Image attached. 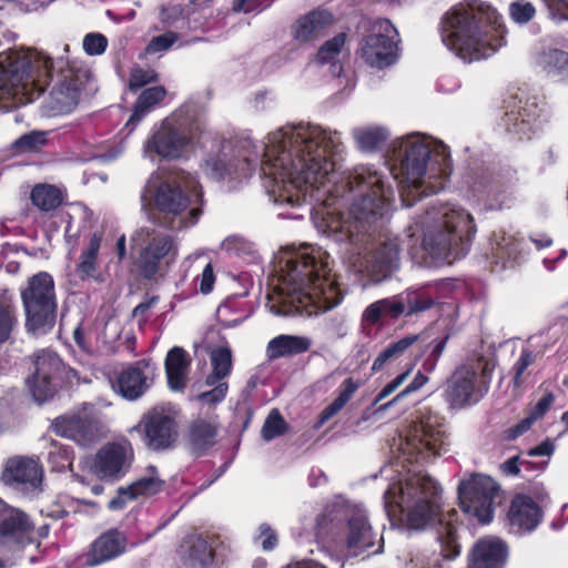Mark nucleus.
Segmentation results:
<instances>
[{
	"label": "nucleus",
	"mask_w": 568,
	"mask_h": 568,
	"mask_svg": "<svg viewBox=\"0 0 568 568\" xmlns=\"http://www.w3.org/2000/svg\"><path fill=\"white\" fill-rule=\"evenodd\" d=\"M314 535L324 549L346 554V524L335 513H322L316 517Z\"/></svg>",
	"instance_id": "nucleus-23"
},
{
	"label": "nucleus",
	"mask_w": 568,
	"mask_h": 568,
	"mask_svg": "<svg viewBox=\"0 0 568 568\" xmlns=\"http://www.w3.org/2000/svg\"><path fill=\"white\" fill-rule=\"evenodd\" d=\"M205 170L217 181L223 180L230 173L225 161L217 156H212L205 161Z\"/></svg>",
	"instance_id": "nucleus-62"
},
{
	"label": "nucleus",
	"mask_w": 568,
	"mask_h": 568,
	"mask_svg": "<svg viewBox=\"0 0 568 568\" xmlns=\"http://www.w3.org/2000/svg\"><path fill=\"white\" fill-rule=\"evenodd\" d=\"M219 423L215 419L197 417L192 419L185 433L190 453L201 457L217 443Z\"/></svg>",
	"instance_id": "nucleus-26"
},
{
	"label": "nucleus",
	"mask_w": 568,
	"mask_h": 568,
	"mask_svg": "<svg viewBox=\"0 0 568 568\" xmlns=\"http://www.w3.org/2000/svg\"><path fill=\"white\" fill-rule=\"evenodd\" d=\"M199 131L196 106L183 104L171 116L164 119L160 128L146 140L145 151L166 160L179 159Z\"/></svg>",
	"instance_id": "nucleus-8"
},
{
	"label": "nucleus",
	"mask_w": 568,
	"mask_h": 568,
	"mask_svg": "<svg viewBox=\"0 0 568 568\" xmlns=\"http://www.w3.org/2000/svg\"><path fill=\"white\" fill-rule=\"evenodd\" d=\"M134 459L135 455L131 442L123 438L100 447L93 457L90 469L97 478L115 483L126 476Z\"/></svg>",
	"instance_id": "nucleus-14"
},
{
	"label": "nucleus",
	"mask_w": 568,
	"mask_h": 568,
	"mask_svg": "<svg viewBox=\"0 0 568 568\" xmlns=\"http://www.w3.org/2000/svg\"><path fill=\"white\" fill-rule=\"evenodd\" d=\"M30 199L40 211L50 212L62 204L63 194L54 185L38 184L32 189Z\"/></svg>",
	"instance_id": "nucleus-42"
},
{
	"label": "nucleus",
	"mask_w": 568,
	"mask_h": 568,
	"mask_svg": "<svg viewBox=\"0 0 568 568\" xmlns=\"http://www.w3.org/2000/svg\"><path fill=\"white\" fill-rule=\"evenodd\" d=\"M425 339L418 334H408L404 337L389 343L383 351L379 352L372 365L373 372L383 369L386 363L397 361L406 354L414 355V361L409 367H414L416 362L426 352Z\"/></svg>",
	"instance_id": "nucleus-24"
},
{
	"label": "nucleus",
	"mask_w": 568,
	"mask_h": 568,
	"mask_svg": "<svg viewBox=\"0 0 568 568\" xmlns=\"http://www.w3.org/2000/svg\"><path fill=\"white\" fill-rule=\"evenodd\" d=\"M402 295L378 300L369 304L362 314V326L373 327L405 316Z\"/></svg>",
	"instance_id": "nucleus-31"
},
{
	"label": "nucleus",
	"mask_w": 568,
	"mask_h": 568,
	"mask_svg": "<svg viewBox=\"0 0 568 568\" xmlns=\"http://www.w3.org/2000/svg\"><path fill=\"white\" fill-rule=\"evenodd\" d=\"M212 373L206 378L207 385H214L224 379L232 371V349L229 345L219 346L211 352Z\"/></svg>",
	"instance_id": "nucleus-41"
},
{
	"label": "nucleus",
	"mask_w": 568,
	"mask_h": 568,
	"mask_svg": "<svg viewBox=\"0 0 568 568\" xmlns=\"http://www.w3.org/2000/svg\"><path fill=\"white\" fill-rule=\"evenodd\" d=\"M155 371V364L151 358L126 364L115 373L111 382L112 388L126 400H138L152 387Z\"/></svg>",
	"instance_id": "nucleus-16"
},
{
	"label": "nucleus",
	"mask_w": 568,
	"mask_h": 568,
	"mask_svg": "<svg viewBox=\"0 0 568 568\" xmlns=\"http://www.w3.org/2000/svg\"><path fill=\"white\" fill-rule=\"evenodd\" d=\"M375 532L363 513L353 514L346 523V552L354 556L371 549L375 545Z\"/></svg>",
	"instance_id": "nucleus-28"
},
{
	"label": "nucleus",
	"mask_w": 568,
	"mask_h": 568,
	"mask_svg": "<svg viewBox=\"0 0 568 568\" xmlns=\"http://www.w3.org/2000/svg\"><path fill=\"white\" fill-rule=\"evenodd\" d=\"M103 240L102 232H94L89 242L82 247L78 262L74 266V274L82 282L88 280H97L99 272V253Z\"/></svg>",
	"instance_id": "nucleus-33"
},
{
	"label": "nucleus",
	"mask_w": 568,
	"mask_h": 568,
	"mask_svg": "<svg viewBox=\"0 0 568 568\" xmlns=\"http://www.w3.org/2000/svg\"><path fill=\"white\" fill-rule=\"evenodd\" d=\"M347 39V34L345 32H339L334 36L332 39L325 41L318 49L316 54V61L318 64H328L334 63L338 54L341 53L345 42Z\"/></svg>",
	"instance_id": "nucleus-46"
},
{
	"label": "nucleus",
	"mask_w": 568,
	"mask_h": 568,
	"mask_svg": "<svg viewBox=\"0 0 568 568\" xmlns=\"http://www.w3.org/2000/svg\"><path fill=\"white\" fill-rule=\"evenodd\" d=\"M536 359L535 353L529 348H523L519 358L513 366V385L514 388H520L524 384V374L526 369L534 364Z\"/></svg>",
	"instance_id": "nucleus-54"
},
{
	"label": "nucleus",
	"mask_w": 568,
	"mask_h": 568,
	"mask_svg": "<svg viewBox=\"0 0 568 568\" xmlns=\"http://www.w3.org/2000/svg\"><path fill=\"white\" fill-rule=\"evenodd\" d=\"M508 558L507 545L498 538L479 539L470 554L469 568H505Z\"/></svg>",
	"instance_id": "nucleus-27"
},
{
	"label": "nucleus",
	"mask_w": 568,
	"mask_h": 568,
	"mask_svg": "<svg viewBox=\"0 0 568 568\" xmlns=\"http://www.w3.org/2000/svg\"><path fill=\"white\" fill-rule=\"evenodd\" d=\"M32 530L33 524L26 513L0 499V537L22 541L29 538Z\"/></svg>",
	"instance_id": "nucleus-29"
},
{
	"label": "nucleus",
	"mask_w": 568,
	"mask_h": 568,
	"mask_svg": "<svg viewBox=\"0 0 568 568\" xmlns=\"http://www.w3.org/2000/svg\"><path fill=\"white\" fill-rule=\"evenodd\" d=\"M400 295L403 298L405 316H412L413 314L427 311L435 304V301L424 293L406 292Z\"/></svg>",
	"instance_id": "nucleus-47"
},
{
	"label": "nucleus",
	"mask_w": 568,
	"mask_h": 568,
	"mask_svg": "<svg viewBox=\"0 0 568 568\" xmlns=\"http://www.w3.org/2000/svg\"><path fill=\"white\" fill-rule=\"evenodd\" d=\"M549 16L557 22L568 21V0H542Z\"/></svg>",
	"instance_id": "nucleus-61"
},
{
	"label": "nucleus",
	"mask_w": 568,
	"mask_h": 568,
	"mask_svg": "<svg viewBox=\"0 0 568 568\" xmlns=\"http://www.w3.org/2000/svg\"><path fill=\"white\" fill-rule=\"evenodd\" d=\"M499 493V485L490 476L473 474L458 485L459 506L464 513L474 516L479 523L489 524L494 518Z\"/></svg>",
	"instance_id": "nucleus-11"
},
{
	"label": "nucleus",
	"mask_w": 568,
	"mask_h": 568,
	"mask_svg": "<svg viewBox=\"0 0 568 568\" xmlns=\"http://www.w3.org/2000/svg\"><path fill=\"white\" fill-rule=\"evenodd\" d=\"M312 341L306 336L281 334L272 338L266 347L270 359L295 356L310 351Z\"/></svg>",
	"instance_id": "nucleus-36"
},
{
	"label": "nucleus",
	"mask_w": 568,
	"mask_h": 568,
	"mask_svg": "<svg viewBox=\"0 0 568 568\" xmlns=\"http://www.w3.org/2000/svg\"><path fill=\"white\" fill-rule=\"evenodd\" d=\"M34 371L27 378V385L37 402L52 398L68 378L69 367L59 355L49 349H40L33 355Z\"/></svg>",
	"instance_id": "nucleus-12"
},
{
	"label": "nucleus",
	"mask_w": 568,
	"mask_h": 568,
	"mask_svg": "<svg viewBox=\"0 0 568 568\" xmlns=\"http://www.w3.org/2000/svg\"><path fill=\"white\" fill-rule=\"evenodd\" d=\"M190 197L176 183L162 182L154 194V204L161 212L178 215L187 209Z\"/></svg>",
	"instance_id": "nucleus-34"
},
{
	"label": "nucleus",
	"mask_w": 568,
	"mask_h": 568,
	"mask_svg": "<svg viewBox=\"0 0 568 568\" xmlns=\"http://www.w3.org/2000/svg\"><path fill=\"white\" fill-rule=\"evenodd\" d=\"M329 255L321 246L304 245L294 251L281 270V290L301 315L312 316L337 306L344 298Z\"/></svg>",
	"instance_id": "nucleus-2"
},
{
	"label": "nucleus",
	"mask_w": 568,
	"mask_h": 568,
	"mask_svg": "<svg viewBox=\"0 0 568 568\" xmlns=\"http://www.w3.org/2000/svg\"><path fill=\"white\" fill-rule=\"evenodd\" d=\"M165 95L166 90L162 85L146 88L140 93L134 103L133 112L124 126L128 130V134L136 129L151 108L163 101Z\"/></svg>",
	"instance_id": "nucleus-37"
},
{
	"label": "nucleus",
	"mask_w": 568,
	"mask_h": 568,
	"mask_svg": "<svg viewBox=\"0 0 568 568\" xmlns=\"http://www.w3.org/2000/svg\"><path fill=\"white\" fill-rule=\"evenodd\" d=\"M453 171L452 158L446 145L430 148L419 140L405 143L404 156L399 163L402 183L420 191V195L438 193Z\"/></svg>",
	"instance_id": "nucleus-5"
},
{
	"label": "nucleus",
	"mask_w": 568,
	"mask_h": 568,
	"mask_svg": "<svg viewBox=\"0 0 568 568\" xmlns=\"http://www.w3.org/2000/svg\"><path fill=\"white\" fill-rule=\"evenodd\" d=\"M542 509L525 494H516L508 507L506 523L513 534L523 535L531 532L542 520Z\"/></svg>",
	"instance_id": "nucleus-21"
},
{
	"label": "nucleus",
	"mask_w": 568,
	"mask_h": 568,
	"mask_svg": "<svg viewBox=\"0 0 568 568\" xmlns=\"http://www.w3.org/2000/svg\"><path fill=\"white\" fill-rule=\"evenodd\" d=\"M509 16L516 23L526 24L536 16L535 6L525 0H517L509 4Z\"/></svg>",
	"instance_id": "nucleus-53"
},
{
	"label": "nucleus",
	"mask_w": 568,
	"mask_h": 568,
	"mask_svg": "<svg viewBox=\"0 0 568 568\" xmlns=\"http://www.w3.org/2000/svg\"><path fill=\"white\" fill-rule=\"evenodd\" d=\"M359 384L352 377L344 379L339 386L337 397L327 405L318 416L316 427L323 426L334 415H336L343 407L351 400L355 392L358 389Z\"/></svg>",
	"instance_id": "nucleus-39"
},
{
	"label": "nucleus",
	"mask_w": 568,
	"mask_h": 568,
	"mask_svg": "<svg viewBox=\"0 0 568 568\" xmlns=\"http://www.w3.org/2000/svg\"><path fill=\"white\" fill-rule=\"evenodd\" d=\"M179 40V34L174 31H166L160 36L153 37L148 43L145 51L154 54L169 50Z\"/></svg>",
	"instance_id": "nucleus-55"
},
{
	"label": "nucleus",
	"mask_w": 568,
	"mask_h": 568,
	"mask_svg": "<svg viewBox=\"0 0 568 568\" xmlns=\"http://www.w3.org/2000/svg\"><path fill=\"white\" fill-rule=\"evenodd\" d=\"M47 142L44 132L31 131L18 138L12 143V150L16 153L38 152Z\"/></svg>",
	"instance_id": "nucleus-48"
},
{
	"label": "nucleus",
	"mask_w": 568,
	"mask_h": 568,
	"mask_svg": "<svg viewBox=\"0 0 568 568\" xmlns=\"http://www.w3.org/2000/svg\"><path fill=\"white\" fill-rule=\"evenodd\" d=\"M128 545L124 532L116 528H111L101 534L90 547L85 556L88 566L94 567L110 561L122 555Z\"/></svg>",
	"instance_id": "nucleus-25"
},
{
	"label": "nucleus",
	"mask_w": 568,
	"mask_h": 568,
	"mask_svg": "<svg viewBox=\"0 0 568 568\" xmlns=\"http://www.w3.org/2000/svg\"><path fill=\"white\" fill-rule=\"evenodd\" d=\"M476 231L471 214L453 209L444 214L438 227L425 234L423 246L433 258L452 263L468 253Z\"/></svg>",
	"instance_id": "nucleus-6"
},
{
	"label": "nucleus",
	"mask_w": 568,
	"mask_h": 568,
	"mask_svg": "<svg viewBox=\"0 0 568 568\" xmlns=\"http://www.w3.org/2000/svg\"><path fill=\"white\" fill-rule=\"evenodd\" d=\"M471 191L479 196L490 197L503 191L500 181L488 170H480L473 176Z\"/></svg>",
	"instance_id": "nucleus-44"
},
{
	"label": "nucleus",
	"mask_w": 568,
	"mask_h": 568,
	"mask_svg": "<svg viewBox=\"0 0 568 568\" xmlns=\"http://www.w3.org/2000/svg\"><path fill=\"white\" fill-rule=\"evenodd\" d=\"M377 32H373L363 38L359 49L361 58L366 64L384 69L393 64L397 58L398 32L392 22L387 19L378 21L375 26Z\"/></svg>",
	"instance_id": "nucleus-15"
},
{
	"label": "nucleus",
	"mask_w": 568,
	"mask_h": 568,
	"mask_svg": "<svg viewBox=\"0 0 568 568\" xmlns=\"http://www.w3.org/2000/svg\"><path fill=\"white\" fill-rule=\"evenodd\" d=\"M445 432L438 415L423 413L405 435L403 452L413 463L429 462L446 452Z\"/></svg>",
	"instance_id": "nucleus-10"
},
{
	"label": "nucleus",
	"mask_w": 568,
	"mask_h": 568,
	"mask_svg": "<svg viewBox=\"0 0 568 568\" xmlns=\"http://www.w3.org/2000/svg\"><path fill=\"white\" fill-rule=\"evenodd\" d=\"M437 540L440 544V554L445 559H455L460 554V545L457 541V528L452 523L439 520Z\"/></svg>",
	"instance_id": "nucleus-43"
},
{
	"label": "nucleus",
	"mask_w": 568,
	"mask_h": 568,
	"mask_svg": "<svg viewBox=\"0 0 568 568\" xmlns=\"http://www.w3.org/2000/svg\"><path fill=\"white\" fill-rule=\"evenodd\" d=\"M287 430V424L277 409H272L262 427V437L272 440Z\"/></svg>",
	"instance_id": "nucleus-49"
},
{
	"label": "nucleus",
	"mask_w": 568,
	"mask_h": 568,
	"mask_svg": "<svg viewBox=\"0 0 568 568\" xmlns=\"http://www.w3.org/2000/svg\"><path fill=\"white\" fill-rule=\"evenodd\" d=\"M53 60L40 53H0V102L12 106L38 99L52 81Z\"/></svg>",
	"instance_id": "nucleus-4"
},
{
	"label": "nucleus",
	"mask_w": 568,
	"mask_h": 568,
	"mask_svg": "<svg viewBox=\"0 0 568 568\" xmlns=\"http://www.w3.org/2000/svg\"><path fill=\"white\" fill-rule=\"evenodd\" d=\"M334 23V16L325 9H314L302 16L292 27L294 38L300 42H310L324 36Z\"/></svg>",
	"instance_id": "nucleus-30"
},
{
	"label": "nucleus",
	"mask_w": 568,
	"mask_h": 568,
	"mask_svg": "<svg viewBox=\"0 0 568 568\" xmlns=\"http://www.w3.org/2000/svg\"><path fill=\"white\" fill-rule=\"evenodd\" d=\"M505 122L508 126V131L514 133L526 132L530 129L529 115L525 116L520 111L511 110L506 112Z\"/></svg>",
	"instance_id": "nucleus-58"
},
{
	"label": "nucleus",
	"mask_w": 568,
	"mask_h": 568,
	"mask_svg": "<svg viewBox=\"0 0 568 568\" xmlns=\"http://www.w3.org/2000/svg\"><path fill=\"white\" fill-rule=\"evenodd\" d=\"M358 146L364 151H375L386 141V134L379 129L364 130L357 133Z\"/></svg>",
	"instance_id": "nucleus-51"
},
{
	"label": "nucleus",
	"mask_w": 568,
	"mask_h": 568,
	"mask_svg": "<svg viewBox=\"0 0 568 568\" xmlns=\"http://www.w3.org/2000/svg\"><path fill=\"white\" fill-rule=\"evenodd\" d=\"M359 384L352 377L344 379L339 386L337 397L327 405L318 416L316 427L323 426L334 415H336L343 407L351 400L355 392L358 389Z\"/></svg>",
	"instance_id": "nucleus-38"
},
{
	"label": "nucleus",
	"mask_w": 568,
	"mask_h": 568,
	"mask_svg": "<svg viewBox=\"0 0 568 568\" xmlns=\"http://www.w3.org/2000/svg\"><path fill=\"white\" fill-rule=\"evenodd\" d=\"M17 323L14 308L0 302V344L10 338Z\"/></svg>",
	"instance_id": "nucleus-52"
},
{
	"label": "nucleus",
	"mask_w": 568,
	"mask_h": 568,
	"mask_svg": "<svg viewBox=\"0 0 568 568\" xmlns=\"http://www.w3.org/2000/svg\"><path fill=\"white\" fill-rule=\"evenodd\" d=\"M258 539H261V545L263 550L271 551L275 549L278 544L276 532L271 528L268 524H261L258 527Z\"/></svg>",
	"instance_id": "nucleus-64"
},
{
	"label": "nucleus",
	"mask_w": 568,
	"mask_h": 568,
	"mask_svg": "<svg viewBox=\"0 0 568 568\" xmlns=\"http://www.w3.org/2000/svg\"><path fill=\"white\" fill-rule=\"evenodd\" d=\"M24 311V326L34 336L51 332L57 322L58 301L53 276L44 271L38 272L27 280L20 290Z\"/></svg>",
	"instance_id": "nucleus-7"
},
{
	"label": "nucleus",
	"mask_w": 568,
	"mask_h": 568,
	"mask_svg": "<svg viewBox=\"0 0 568 568\" xmlns=\"http://www.w3.org/2000/svg\"><path fill=\"white\" fill-rule=\"evenodd\" d=\"M477 367L464 364L457 367L446 388L447 400L455 407H465L480 400L488 387H476Z\"/></svg>",
	"instance_id": "nucleus-20"
},
{
	"label": "nucleus",
	"mask_w": 568,
	"mask_h": 568,
	"mask_svg": "<svg viewBox=\"0 0 568 568\" xmlns=\"http://www.w3.org/2000/svg\"><path fill=\"white\" fill-rule=\"evenodd\" d=\"M555 403V395L551 392H547L535 404V406L528 412L532 422L541 419L551 408Z\"/></svg>",
	"instance_id": "nucleus-60"
},
{
	"label": "nucleus",
	"mask_w": 568,
	"mask_h": 568,
	"mask_svg": "<svg viewBox=\"0 0 568 568\" xmlns=\"http://www.w3.org/2000/svg\"><path fill=\"white\" fill-rule=\"evenodd\" d=\"M159 81V74L153 69L133 68L129 77V89L136 92L139 89Z\"/></svg>",
	"instance_id": "nucleus-50"
},
{
	"label": "nucleus",
	"mask_w": 568,
	"mask_h": 568,
	"mask_svg": "<svg viewBox=\"0 0 568 568\" xmlns=\"http://www.w3.org/2000/svg\"><path fill=\"white\" fill-rule=\"evenodd\" d=\"M186 560L192 568H205L213 564L214 549L202 537H191L186 540Z\"/></svg>",
	"instance_id": "nucleus-40"
},
{
	"label": "nucleus",
	"mask_w": 568,
	"mask_h": 568,
	"mask_svg": "<svg viewBox=\"0 0 568 568\" xmlns=\"http://www.w3.org/2000/svg\"><path fill=\"white\" fill-rule=\"evenodd\" d=\"M429 381L428 376L423 374L422 372H418L413 381L402 390L399 392L392 400H389L387 404L384 405V407L392 406L394 403L399 402L400 399L405 398L406 396L419 390L423 386L427 384Z\"/></svg>",
	"instance_id": "nucleus-59"
},
{
	"label": "nucleus",
	"mask_w": 568,
	"mask_h": 568,
	"mask_svg": "<svg viewBox=\"0 0 568 568\" xmlns=\"http://www.w3.org/2000/svg\"><path fill=\"white\" fill-rule=\"evenodd\" d=\"M164 481L155 476H145L136 479L126 487H121V493L129 494L130 499L141 496H152L162 489Z\"/></svg>",
	"instance_id": "nucleus-45"
},
{
	"label": "nucleus",
	"mask_w": 568,
	"mask_h": 568,
	"mask_svg": "<svg viewBox=\"0 0 568 568\" xmlns=\"http://www.w3.org/2000/svg\"><path fill=\"white\" fill-rule=\"evenodd\" d=\"M191 365L189 353L179 346L169 351L165 357V373L168 385L173 390H183L186 387V372Z\"/></svg>",
	"instance_id": "nucleus-35"
},
{
	"label": "nucleus",
	"mask_w": 568,
	"mask_h": 568,
	"mask_svg": "<svg viewBox=\"0 0 568 568\" xmlns=\"http://www.w3.org/2000/svg\"><path fill=\"white\" fill-rule=\"evenodd\" d=\"M84 88L83 73L72 68L62 69L52 88L48 106L54 114H68L79 104Z\"/></svg>",
	"instance_id": "nucleus-19"
},
{
	"label": "nucleus",
	"mask_w": 568,
	"mask_h": 568,
	"mask_svg": "<svg viewBox=\"0 0 568 568\" xmlns=\"http://www.w3.org/2000/svg\"><path fill=\"white\" fill-rule=\"evenodd\" d=\"M133 429L141 434L144 444L152 450L171 448L179 436L176 418L164 405H156L145 412Z\"/></svg>",
	"instance_id": "nucleus-13"
},
{
	"label": "nucleus",
	"mask_w": 568,
	"mask_h": 568,
	"mask_svg": "<svg viewBox=\"0 0 568 568\" xmlns=\"http://www.w3.org/2000/svg\"><path fill=\"white\" fill-rule=\"evenodd\" d=\"M1 478L6 484H29L37 487L42 480V469L32 458L13 457L7 460Z\"/></svg>",
	"instance_id": "nucleus-32"
},
{
	"label": "nucleus",
	"mask_w": 568,
	"mask_h": 568,
	"mask_svg": "<svg viewBox=\"0 0 568 568\" xmlns=\"http://www.w3.org/2000/svg\"><path fill=\"white\" fill-rule=\"evenodd\" d=\"M335 135L320 126H295L273 134L263 172L277 184L276 201L302 205L310 196L326 210L324 220L351 244L364 241L367 224L388 211L394 191L371 166L337 179Z\"/></svg>",
	"instance_id": "nucleus-1"
},
{
	"label": "nucleus",
	"mask_w": 568,
	"mask_h": 568,
	"mask_svg": "<svg viewBox=\"0 0 568 568\" xmlns=\"http://www.w3.org/2000/svg\"><path fill=\"white\" fill-rule=\"evenodd\" d=\"M439 496L440 488L432 477L415 475L408 478L398 504L406 527L420 530L435 521L439 515Z\"/></svg>",
	"instance_id": "nucleus-9"
},
{
	"label": "nucleus",
	"mask_w": 568,
	"mask_h": 568,
	"mask_svg": "<svg viewBox=\"0 0 568 568\" xmlns=\"http://www.w3.org/2000/svg\"><path fill=\"white\" fill-rule=\"evenodd\" d=\"M55 435L71 439L80 446L88 447L103 437V427L88 414L61 415L51 425Z\"/></svg>",
	"instance_id": "nucleus-17"
},
{
	"label": "nucleus",
	"mask_w": 568,
	"mask_h": 568,
	"mask_svg": "<svg viewBox=\"0 0 568 568\" xmlns=\"http://www.w3.org/2000/svg\"><path fill=\"white\" fill-rule=\"evenodd\" d=\"M178 256V247L171 235L153 236L148 245L140 251L134 265L138 273L145 280H153L161 270L162 262L170 264Z\"/></svg>",
	"instance_id": "nucleus-18"
},
{
	"label": "nucleus",
	"mask_w": 568,
	"mask_h": 568,
	"mask_svg": "<svg viewBox=\"0 0 568 568\" xmlns=\"http://www.w3.org/2000/svg\"><path fill=\"white\" fill-rule=\"evenodd\" d=\"M546 65L548 73L568 72V53L558 49L549 50L546 54Z\"/></svg>",
	"instance_id": "nucleus-56"
},
{
	"label": "nucleus",
	"mask_w": 568,
	"mask_h": 568,
	"mask_svg": "<svg viewBox=\"0 0 568 568\" xmlns=\"http://www.w3.org/2000/svg\"><path fill=\"white\" fill-rule=\"evenodd\" d=\"M159 302V296L154 295L138 304L133 311L132 316L138 318L140 325L145 324L150 317V310Z\"/></svg>",
	"instance_id": "nucleus-63"
},
{
	"label": "nucleus",
	"mask_w": 568,
	"mask_h": 568,
	"mask_svg": "<svg viewBox=\"0 0 568 568\" xmlns=\"http://www.w3.org/2000/svg\"><path fill=\"white\" fill-rule=\"evenodd\" d=\"M399 252L398 240L388 239L365 255L367 272L374 281L389 277L399 267Z\"/></svg>",
	"instance_id": "nucleus-22"
},
{
	"label": "nucleus",
	"mask_w": 568,
	"mask_h": 568,
	"mask_svg": "<svg viewBox=\"0 0 568 568\" xmlns=\"http://www.w3.org/2000/svg\"><path fill=\"white\" fill-rule=\"evenodd\" d=\"M439 30L443 43L468 62L494 54L505 44L507 32L501 14L480 0L452 8L443 16Z\"/></svg>",
	"instance_id": "nucleus-3"
},
{
	"label": "nucleus",
	"mask_w": 568,
	"mask_h": 568,
	"mask_svg": "<svg viewBox=\"0 0 568 568\" xmlns=\"http://www.w3.org/2000/svg\"><path fill=\"white\" fill-rule=\"evenodd\" d=\"M108 47V39L102 33H89L83 39V49L89 55L102 54Z\"/></svg>",
	"instance_id": "nucleus-57"
}]
</instances>
